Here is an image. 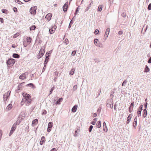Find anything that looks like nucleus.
<instances>
[{
	"mask_svg": "<svg viewBox=\"0 0 151 151\" xmlns=\"http://www.w3.org/2000/svg\"><path fill=\"white\" fill-rule=\"evenodd\" d=\"M22 95L23 96L21 103L24 104L25 102V105L27 106H28L31 103L32 100L31 96L29 94L26 93H22Z\"/></svg>",
	"mask_w": 151,
	"mask_h": 151,
	"instance_id": "f257e3e1",
	"label": "nucleus"
},
{
	"mask_svg": "<svg viewBox=\"0 0 151 151\" xmlns=\"http://www.w3.org/2000/svg\"><path fill=\"white\" fill-rule=\"evenodd\" d=\"M11 91H8L7 92L5 93L3 96L4 102L6 103L7 99L9 97Z\"/></svg>",
	"mask_w": 151,
	"mask_h": 151,
	"instance_id": "f03ea898",
	"label": "nucleus"
},
{
	"mask_svg": "<svg viewBox=\"0 0 151 151\" xmlns=\"http://www.w3.org/2000/svg\"><path fill=\"white\" fill-rule=\"evenodd\" d=\"M15 60L13 58H10L6 62L8 67L9 65L13 66L15 63Z\"/></svg>",
	"mask_w": 151,
	"mask_h": 151,
	"instance_id": "7ed1b4c3",
	"label": "nucleus"
},
{
	"mask_svg": "<svg viewBox=\"0 0 151 151\" xmlns=\"http://www.w3.org/2000/svg\"><path fill=\"white\" fill-rule=\"evenodd\" d=\"M37 7L36 6L32 7L30 9V13L31 14L35 15L36 13V9Z\"/></svg>",
	"mask_w": 151,
	"mask_h": 151,
	"instance_id": "20e7f679",
	"label": "nucleus"
},
{
	"mask_svg": "<svg viewBox=\"0 0 151 151\" xmlns=\"http://www.w3.org/2000/svg\"><path fill=\"white\" fill-rule=\"evenodd\" d=\"M16 125L15 124H14L12 127L11 130L9 134V136L11 135L14 132L15 130L16 129Z\"/></svg>",
	"mask_w": 151,
	"mask_h": 151,
	"instance_id": "39448f33",
	"label": "nucleus"
},
{
	"mask_svg": "<svg viewBox=\"0 0 151 151\" xmlns=\"http://www.w3.org/2000/svg\"><path fill=\"white\" fill-rule=\"evenodd\" d=\"M68 5V2H66L65 4H64V5L63 6V9L64 12H65L67 11Z\"/></svg>",
	"mask_w": 151,
	"mask_h": 151,
	"instance_id": "423d86ee",
	"label": "nucleus"
},
{
	"mask_svg": "<svg viewBox=\"0 0 151 151\" xmlns=\"http://www.w3.org/2000/svg\"><path fill=\"white\" fill-rule=\"evenodd\" d=\"M45 48L44 47V48H41L40 51L38 54L40 55L42 57L43 55L45 52Z\"/></svg>",
	"mask_w": 151,
	"mask_h": 151,
	"instance_id": "0eeeda50",
	"label": "nucleus"
},
{
	"mask_svg": "<svg viewBox=\"0 0 151 151\" xmlns=\"http://www.w3.org/2000/svg\"><path fill=\"white\" fill-rule=\"evenodd\" d=\"M56 28V27L55 26H54V27H53L52 28L49 29V32L50 34H52L54 32L55 30V29Z\"/></svg>",
	"mask_w": 151,
	"mask_h": 151,
	"instance_id": "6e6552de",
	"label": "nucleus"
},
{
	"mask_svg": "<svg viewBox=\"0 0 151 151\" xmlns=\"http://www.w3.org/2000/svg\"><path fill=\"white\" fill-rule=\"evenodd\" d=\"M27 114L26 113L25 111H22L19 115L18 118H21V117H24Z\"/></svg>",
	"mask_w": 151,
	"mask_h": 151,
	"instance_id": "1a4fd4ad",
	"label": "nucleus"
},
{
	"mask_svg": "<svg viewBox=\"0 0 151 151\" xmlns=\"http://www.w3.org/2000/svg\"><path fill=\"white\" fill-rule=\"evenodd\" d=\"M52 16L51 14L48 13L46 15L45 18L47 19L48 21H50L51 19Z\"/></svg>",
	"mask_w": 151,
	"mask_h": 151,
	"instance_id": "9d476101",
	"label": "nucleus"
},
{
	"mask_svg": "<svg viewBox=\"0 0 151 151\" xmlns=\"http://www.w3.org/2000/svg\"><path fill=\"white\" fill-rule=\"evenodd\" d=\"M132 114H129L127 118V124H128L130 122L131 119L132 117Z\"/></svg>",
	"mask_w": 151,
	"mask_h": 151,
	"instance_id": "9b49d317",
	"label": "nucleus"
},
{
	"mask_svg": "<svg viewBox=\"0 0 151 151\" xmlns=\"http://www.w3.org/2000/svg\"><path fill=\"white\" fill-rule=\"evenodd\" d=\"M45 137L44 136H42L41 138V140L40 142V145H42L45 142Z\"/></svg>",
	"mask_w": 151,
	"mask_h": 151,
	"instance_id": "f8f14e48",
	"label": "nucleus"
},
{
	"mask_svg": "<svg viewBox=\"0 0 151 151\" xmlns=\"http://www.w3.org/2000/svg\"><path fill=\"white\" fill-rule=\"evenodd\" d=\"M25 73H24L21 75L19 77V78L21 79H24L26 78V75Z\"/></svg>",
	"mask_w": 151,
	"mask_h": 151,
	"instance_id": "ddd939ff",
	"label": "nucleus"
},
{
	"mask_svg": "<svg viewBox=\"0 0 151 151\" xmlns=\"http://www.w3.org/2000/svg\"><path fill=\"white\" fill-rule=\"evenodd\" d=\"M137 117L136 116L134 120L133 127L135 129L137 126Z\"/></svg>",
	"mask_w": 151,
	"mask_h": 151,
	"instance_id": "4468645a",
	"label": "nucleus"
},
{
	"mask_svg": "<svg viewBox=\"0 0 151 151\" xmlns=\"http://www.w3.org/2000/svg\"><path fill=\"white\" fill-rule=\"evenodd\" d=\"M78 107V106L77 105H74L71 109V111L73 112H75L76 111L77 108Z\"/></svg>",
	"mask_w": 151,
	"mask_h": 151,
	"instance_id": "2eb2a0df",
	"label": "nucleus"
},
{
	"mask_svg": "<svg viewBox=\"0 0 151 151\" xmlns=\"http://www.w3.org/2000/svg\"><path fill=\"white\" fill-rule=\"evenodd\" d=\"M24 84L25 82H22L19 84L18 86V90H20V88H22L23 86L24 85Z\"/></svg>",
	"mask_w": 151,
	"mask_h": 151,
	"instance_id": "dca6fc26",
	"label": "nucleus"
},
{
	"mask_svg": "<svg viewBox=\"0 0 151 151\" xmlns=\"http://www.w3.org/2000/svg\"><path fill=\"white\" fill-rule=\"evenodd\" d=\"M63 100L62 98H60L58 100H57L56 102V104H60V102H61Z\"/></svg>",
	"mask_w": 151,
	"mask_h": 151,
	"instance_id": "f3484780",
	"label": "nucleus"
},
{
	"mask_svg": "<svg viewBox=\"0 0 151 151\" xmlns=\"http://www.w3.org/2000/svg\"><path fill=\"white\" fill-rule=\"evenodd\" d=\"M150 68L148 67V66L147 65H146L144 72L145 73H147L149 72L150 71Z\"/></svg>",
	"mask_w": 151,
	"mask_h": 151,
	"instance_id": "a211bd4d",
	"label": "nucleus"
},
{
	"mask_svg": "<svg viewBox=\"0 0 151 151\" xmlns=\"http://www.w3.org/2000/svg\"><path fill=\"white\" fill-rule=\"evenodd\" d=\"M109 31L110 29L109 28H107L106 30V32L105 33V35H106V37H107L108 36V35L109 33Z\"/></svg>",
	"mask_w": 151,
	"mask_h": 151,
	"instance_id": "6ab92c4d",
	"label": "nucleus"
},
{
	"mask_svg": "<svg viewBox=\"0 0 151 151\" xmlns=\"http://www.w3.org/2000/svg\"><path fill=\"white\" fill-rule=\"evenodd\" d=\"M27 86L31 87L32 88L34 89L35 88L34 84L32 83H30L26 85Z\"/></svg>",
	"mask_w": 151,
	"mask_h": 151,
	"instance_id": "aec40b11",
	"label": "nucleus"
},
{
	"mask_svg": "<svg viewBox=\"0 0 151 151\" xmlns=\"http://www.w3.org/2000/svg\"><path fill=\"white\" fill-rule=\"evenodd\" d=\"M143 113V117L145 118L147 116V111L146 109H144Z\"/></svg>",
	"mask_w": 151,
	"mask_h": 151,
	"instance_id": "412c9836",
	"label": "nucleus"
},
{
	"mask_svg": "<svg viewBox=\"0 0 151 151\" xmlns=\"http://www.w3.org/2000/svg\"><path fill=\"white\" fill-rule=\"evenodd\" d=\"M75 70V69L74 68H72L69 73V75H73L74 73Z\"/></svg>",
	"mask_w": 151,
	"mask_h": 151,
	"instance_id": "4be33fe9",
	"label": "nucleus"
},
{
	"mask_svg": "<svg viewBox=\"0 0 151 151\" xmlns=\"http://www.w3.org/2000/svg\"><path fill=\"white\" fill-rule=\"evenodd\" d=\"M103 7V5H100L98 7V11L99 12H101L102 10V8Z\"/></svg>",
	"mask_w": 151,
	"mask_h": 151,
	"instance_id": "5701e85b",
	"label": "nucleus"
},
{
	"mask_svg": "<svg viewBox=\"0 0 151 151\" xmlns=\"http://www.w3.org/2000/svg\"><path fill=\"white\" fill-rule=\"evenodd\" d=\"M52 52V50H50L48 52H47L45 54V56H47V57H48L49 58V57L50 55Z\"/></svg>",
	"mask_w": 151,
	"mask_h": 151,
	"instance_id": "b1692460",
	"label": "nucleus"
},
{
	"mask_svg": "<svg viewBox=\"0 0 151 151\" xmlns=\"http://www.w3.org/2000/svg\"><path fill=\"white\" fill-rule=\"evenodd\" d=\"M12 57L14 58H19V55L17 54L14 53L12 55Z\"/></svg>",
	"mask_w": 151,
	"mask_h": 151,
	"instance_id": "393cba45",
	"label": "nucleus"
},
{
	"mask_svg": "<svg viewBox=\"0 0 151 151\" xmlns=\"http://www.w3.org/2000/svg\"><path fill=\"white\" fill-rule=\"evenodd\" d=\"M49 59V58L48 57H47V56H45V60L44 62V65H46L47 63L48 62Z\"/></svg>",
	"mask_w": 151,
	"mask_h": 151,
	"instance_id": "a878e982",
	"label": "nucleus"
},
{
	"mask_svg": "<svg viewBox=\"0 0 151 151\" xmlns=\"http://www.w3.org/2000/svg\"><path fill=\"white\" fill-rule=\"evenodd\" d=\"M96 126L98 128H100L101 127V124L100 121H98L97 122L96 124Z\"/></svg>",
	"mask_w": 151,
	"mask_h": 151,
	"instance_id": "bb28decb",
	"label": "nucleus"
},
{
	"mask_svg": "<svg viewBox=\"0 0 151 151\" xmlns=\"http://www.w3.org/2000/svg\"><path fill=\"white\" fill-rule=\"evenodd\" d=\"M98 39L97 38L95 39L94 40V43L96 46H98L99 45V44L98 43Z\"/></svg>",
	"mask_w": 151,
	"mask_h": 151,
	"instance_id": "cd10ccee",
	"label": "nucleus"
},
{
	"mask_svg": "<svg viewBox=\"0 0 151 151\" xmlns=\"http://www.w3.org/2000/svg\"><path fill=\"white\" fill-rule=\"evenodd\" d=\"M38 122V120L37 119L34 120L32 122V124H36Z\"/></svg>",
	"mask_w": 151,
	"mask_h": 151,
	"instance_id": "c85d7f7f",
	"label": "nucleus"
},
{
	"mask_svg": "<svg viewBox=\"0 0 151 151\" xmlns=\"http://www.w3.org/2000/svg\"><path fill=\"white\" fill-rule=\"evenodd\" d=\"M53 123L52 122H49L48 125V127L49 128H51L53 126Z\"/></svg>",
	"mask_w": 151,
	"mask_h": 151,
	"instance_id": "c756f323",
	"label": "nucleus"
},
{
	"mask_svg": "<svg viewBox=\"0 0 151 151\" xmlns=\"http://www.w3.org/2000/svg\"><path fill=\"white\" fill-rule=\"evenodd\" d=\"M12 108V104H9L6 107V109L8 110H9L10 109Z\"/></svg>",
	"mask_w": 151,
	"mask_h": 151,
	"instance_id": "7c9ffc66",
	"label": "nucleus"
},
{
	"mask_svg": "<svg viewBox=\"0 0 151 151\" xmlns=\"http://www.w3.org/2000/svg\"><path fill=\"white\" fill-rule=\"evenodd\" d=\"M1 12L2 13H4L6 14H7L9 12L8 10L6 9H3L1 10Z\"/></svg>",
	"mask_w": 151,
	"mask_h": 151,
	"instance_id": "2f4dec72",
	"label": "nucleus"
},
{
	"mask_svg": "<svg viewBox=\"0 0 151 151\" xmlns=\"http://www.w3.org/2000/svg\"><path fill=\"white\" fill-rule=\"evenodd\" d=\"M36 28L35 25H32L30 27L29 29L30 30H33L35 29Z\"/></svg>",
	"mask_w": 151,
	"mask_h": 151,
	"instance_id": "473e14b6",
	"label": "nucleus"
},
{
	"mask_svg": "<svg viewBox=\"0 0 151 151\" xmlns=\"http://www.w3.org/2000/svg\"><path fill=\"white\" fill-rule=\"evenodd\" d=\"M26 40L27 42L30 43L31 42L32 39L31 37H29L27 38Z\"/></svg>",
	"mask_w": 151,
	"mask_h": 151,
	"instance_id": "72a5a7b5",
	"label": "nucleus"
},
{
	"mask_svg": "<svg viewBox=\"0 0 151 151\" xmlns=\"http://www.w3.org/2000/svg\"><path fill=\"white\" fill-rule=\"evenodd\" d=\"M127 82V79H126L123 82L122 84V86H125V85H126Z\"/></svg>",
	"mask_w": 151,
	"mask_h": 151,
	"instance_id": "f704fd0d",
	"label": "nucleus"
},
{
	"mask_svg": "<svg viewBox=\"0 0 151 151\" xmlns=\"http://www.w3.org/2000/svg\"><path fill=\"white\" fill-rule=\"evenodd\" d=\"M21 122V120L18 119L17 120L16 122L14 124H15L17 126V125H19Z\"/></svg>",
	"mask_w": 151,
	"mask_h": 151,
	"instance_id": "c9c22d12",
	"label": "nucleus"
},
{
	"mask_svg": "<svg viewBox=\"0 0 151 151\" xmlns=\"http://www.w3.org/2000/svg\"><path fill=\"white\" fill-rule=\"evenodd\" d=\"M94 61L95 63H98L100 62V60L99 58H96L93 60Z\"/></svg>",
	"mask_w": 151,
	"mask_h": 151,
	"instance_id": "e433bc0d",
	"label": "nucleus"
},
{
	"mask_svg": "<svg viewBox=\"0 0 151 151\" xmlns=\"http://www.w3.org/2000/svg\"><path fill=\"white\" fill-rule=\"evenodd\" d=\"M73 21H72V20H71L70 22V24L69 25V26H68V28H70L71 26V25L72 24H73Z\"/></svg>",
	"mask_w": 151,
	"mask_h": 151,
	"instance_id": "4c0bfd02",
	"label": "nucleus"
},
{
	"mask_svg": "<svg viewBox=\"0 0 151 151\" xmlns=\"http://www.w3.org/2000/svg\"><path fill=\"white\" fill-rule=\"evenodd\" d=\"M19 35V33H16L15 34L13 37V38H15L17 37Z\"/></svg>",
	"mask_w": 151,
	"mask_h": 151,
	"instance_id": "58836bf2",
	"label": "nucleus"
},
{
	"mask_svg": "<svg viewBox=\"0 0 151 151\" xmlns=\"http://www.w3.org/2000/svg\"><path fill=\"white\" fill-rule=\"evenodd\" d=\"M93 127V126L92 125H91L90 126L88 129V130L90 132H91V131Z\"/></svg>",
	"mask_w": 151,
	"mask_h": 151,
	"instance_id": "ea45409f",
	"label": "nucleus"
},
{
	"mask_svg": "<svg viewBox=\"0 0 151 151\" xmlns=\"http://www.w3.org/2000/svg\"><path fill=\"white\" fill-rule=\"evenodd\" d=\"M78 9H79V6L76 9V12H75V15H76L78 13V12H79Z\"/></svg>",
	"mask_w": 151,
	"mask_h": 151,
	"instance_id": "a19ab883",
	"label": "nucleus"
},
{
	"mask_svg": "<svg viewBox=\"0 0 151 151\" xmlns=\"http://www.w3.org/2000/svg\"><path fill=\"white\" fill-rule=\"evenodd\" d=\"M76 53V51L74 50L71 53V55L73 56H74Z\"/></svg>",
	"mask_w": 151,
	"mask_h": 151,
	"instance_id": "79ce46f5",
	"label": "nucleus"
},
{
	"mask_svg": "<svg viewBox=\"0 0 151 151\" xmlns=\"http://www.w3.org/2000/svg\"><path fill=\"white\" fill-rule=\"evenodd\" d=\"M106 106L108 107H110L111 109H112L113 107V105H112V106H111V105L110 104H107L106 105Z\"/></svg>",
	"mask_w": 151,
	"mask_h": 151,
	"instance_id": "37998d69",
	"label": "nucleus"
},
{
	"mask_svg": "<svg viewBox=\"0 0 151 151\" xmlns=\"http://www.w3.org/2000/svg\"><path fill=\"white\" fill-rule=\"evenodd\" d=\"M54 86L53 87H52V88H51V89L50 90V93L49 95H50L52 93V92L54 90Z\"/></svg>",
	"mask_w": 151,
	"mask_h": 151,
	"instance_id": "c03bdc74",
	"label": "nucleus"
},
{
	"mask_svg": "<svg viewBox=\"0 0 151 151\" xmlns=\"http://www.w3.org/2000/svg\"><path fill=\"white\" fill-rule=\"evenodd\" d=\"M147 9L149 10H151V3H150L148 5Z\"/></svg>",
	"mask_w": 151,
	"mask_h": 151,
	"instance_id": "a18cd8bd",
	"label": "nucleus"
},
{
	"mask_svg": "<svg viewBox=\"0 0 151 151\" xmlns=\"http://www.w3.org/2000/svg\"><path fill=\"white\" fill-rule=\"evenodd\" d=\"M99 32V30L96 29L94 33L95 35H97L98 34V33Z\"/></svg>",
	"mask_w": 151,
	"mask_h": 151,
	"instance_id": "49530a36",
	"label": "nucleus"
},
{
	"mask_svg": "<svg viewBox=\"0 0 151 151\" xmlns=\"http://www.w3.org/2000/svg\"><path fill=\"white\" fill-rule=\"evenodd\" d=\"M137 114L138 117H139V116H141V112L139 111H137Z\"/></svg>",
	"mask_w": 151,
	"mask_h": 151,
	"instance_id": "de8ad7c7",
	"label": "nucleus"
},
{
	"mask_svg": "<svg viewBox=\"0 0 151 151\" xmlns=\"http://www.w3.org/2000/svg\"><path fill=\"white\" fill-rule=\"evenodd\" d=\"M15 1L19 4H22V2L20 1L19 0H14Z\"/></svg>",
	"mask_w": 151,
	"mask_h": 151,
	"instance_id": "09e8293b",
	"label": "nucleus"
},
{
	"mask_svg": "<svg viewBox=\"0 0 151 151\" xmlns=\"http://www.w3.org/2000/svg\"><path fill=\"white\" fill-rule=\"evenodd\" d=\"M46 65H44V67L43 68L42 70V73L45 70V69H46Z\"/></svg>",
	"mask_w": 151,
	"mask_h": 151,
	"instance_id": "8fccbe9b",
	"label": "nucleus"
},
{
	"mask_svg": "<svg viewBox=\"0 0 151 151\" xmlns=\"http://www.w3.org/2000/svg\"><path fill=\"white\" fill-rule=\"evenodd\" d=\"M129 111L130 113L132 111V107H131L130 106H129Z\"/></svg>",
	"mask_w": 151,
	"mask_h": 151,
	"instance_id": "3c124183",
	"label": "nucleus"
},
{
	"mask_svg": "<svg viewBox=\"0 0 151 151\" xmlns=\"http://www.w3.org/2000/svg\"><path fill=\"white\" fill-rule=\"evenodd\" d=\"M54 74L55 76H58V72L57 71H56L54 73Z\"/></svg>",
	"mask_w": 151,
	"mask_h": 151,
	"instance_id": "603ef678",
	"label": "nucleus"
},
{
	"mask_svg": "<svg viewBox=\"0 0 151 151\" xmlns=\"http://www.w3.org/2000/svg\"><path fill=\"white\" fill-rule=\"evenodd\" d=\"M13 10L14 12H17V9L16 7H14Z\"/></svg>",
	"mask_w": 151,
	"mask_h": 151,
	"instance_id": "864d4df0",
	"label": "nucleus"
},
{
	"mask_svg": "<svg viewBox=\"0 0 151 151\" xmlns=\"http://www.w3.org/2000/svg\"><path fill=\"white\" fill-rule=\"evenodd\" d=\"M144 106L145 108V109H146L147 105V103L146 102V103H145L144 104Z\"/></svg>",
	"mask_w": 151,
	"mask_h": 151,
	"instance_id": "5fc2aeb1",
	"label": "nucleus"
},
{
	"mask_svg": "<svg viewBox=\"0 0 151 151\" xmlns=\"http://www.w3.org/2000/svg\"><path fill=\"white\" fill-rule=\"evenodd\" d=\"M122 16L124 17H125L126 16V14L124 12L122 13L121 14Z\"/></svg>",
	"mask_w": 151,
	"mask_h": 151,
	"instance_id": "6e6d98bb",
	"label": "nucleus"
},
{
	"mask_svg": "<svg viewBox=\"0 0 151 151\" xmlns=\"http://www.w3.org/2000/svg\"><path fill=\"white\" fill-rule=\"evenodd\" d=\"M65 43L66 45H67L68 43V39H66L65 40Z\"/></svg>",
	"mask_w": 151,
	"mask_h": 151,
	"instance_id": "4d7b16f0",
	"label": "nucleus"
},
{
	"mask_svg": "<svg viewBox=\"0 0 151 151\" xmlns=\"http://www.w3.org/2000/svg\"><path fill=\"white\" fill-rule=\"evenodd\" d=\"M123 31L122 30L118 32V34L119 35H121L123 34Z\"/></svg>",
	"mask_w": 151,
	"mask_h": 151,
	"instance_id": "13d9d810",
	"label": "nucleus"
},
{
	"mask_svg": "<svg viewBox=\"0 0 151 151\" xmlns=\"http://www.w3.org/2000/svg\"><path fill=\"white\" fill-rule=\"evenodd\" d=\"M73 89L74 91L76 90V89H77V86L76 85H75L73 86Z\"/></svg>",
	"mask_w": 151,
	"mask_h": 151,
	"instance_id": "bf43d9fd",
	"label": "nucleus"
},
{
	"mask_svg": "<svg viewBox=\"0 0 151 151\" xmlns=\"http://www.w3.org/2000/svg\"><path fill=\"white\" fill-rule=\"evenodd\" d=\"M134 102H132L131 104H130V106L132 107V109H133V107H134Z\"/></svg>",
	"mask_w": 151,
	"mask_h": 151,
	"instance_id": "052dcab7",
	"label": "nucleus"
},
{
	"mask_svg": "<svg viewBox=\"0 0 151 151\" xmlns=\"http://www.w3.org/2000/svg\"><path fill=\"white\" fill-rule=\"evenodd\" d=\"M0 21L2 23L4 22V19L2 18H1V17L0 18Z\"/></svg>",
	"mask_w": 151,
	"mask_h": 151,
	"instance_id": "680f3d73",
	"label": "nucleus"
},
{
	"mask_svg": "<svg viewBox=\"0 0 151 151\" xmlns=\"http://www.w3.org/2000/svg\"><path fill=\"white\" fill-rule=\"evenodd\" d=\"M142 108H143V105L142 104H141L140 106L139 109H140V110H142Z\"/></svg>",
	"mask_w": 151,
	"mask_h": 151,
	"instance_id": "e2e57ef3",
	"label": "nucleus"
},
{
	"mask_svg": "<svg viewBox=\"0 0 151 151\" xmlns=\"http://www.w3.org/2000/svg\"><path fill=\"white\" fill-rule=\"evenodd\" d=\"M148 63H151V57H150L149 59V60L148 61Z\"/></svg>",
	"mask_w": 151,
	"mask_h": 151,
	"instance_id": "0e129e2a",
	"label": "nucleus"
},
{
	"mask_svg": "<svg viewBox=\"0 0 151 151\" xmlns=\"http://www.w3.org/2000/svg\"><path fill=\"white\" fill-rule=\"evenodd\" d=\"M105 126V127H106V129H107V130H106V131H107V127L106 126V123H105V122H104V123H103V127Z\"/></svg>",
	"mask_w": 151,
	"mask_h": 151,
	"instance_id": "69168bd1",
	"label": "nucleus"
},
{
	"mask_svg": "<svg viewBox=\"0 0 151 151\" xmlns=\"http://www.w3.org/2000/svg\"><path fill=\"white\" fill-rule=\"evenodd\" d=\"M97 116V114L96 113H94L93 115V117H94L96 116Z\"/></svg>",
	"mask_w": 151,
	"mask_h": 151,
	"instance_id": "338daca9",
	"label": "nucleus"
},
{
	"mask_svg": "<svg viewBox=\"0 0 151 151\" xmlns=\"http://www.w3.org/2000/svg\"><path fill=\"white\" fill-rule=\"evenodd\" d=\"M50 151H57L56 149L55 148H52Z\"/></svg>",
	"mask_w": 151,
	"mask_h": 151,
	"instance_id": "774afa93",
	"label": "nucleus"
}]
</instances>
